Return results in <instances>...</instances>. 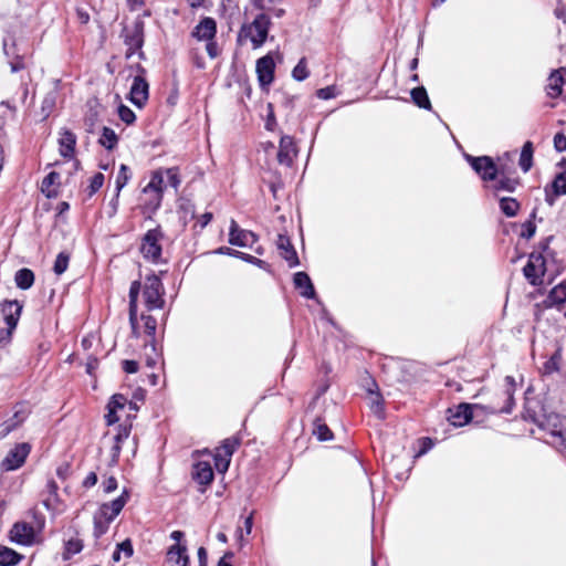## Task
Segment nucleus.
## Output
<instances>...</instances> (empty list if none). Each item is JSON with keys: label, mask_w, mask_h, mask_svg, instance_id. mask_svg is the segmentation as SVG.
Segmentation results:
<instances>
[{"label": "nucleus", "mask_w": 566, "mask_h": 566, "mask_svg": "<svg viewBox=\"0 0 566 566\" xmlns=\"http://www.w3.org/2000/svg\"><path fill=\"white\" fill-rule=\"evenodd\" d=\"M163 177L159 174H154L143 189L144 198H142V210L144 214H153L161 205L163 200Z\"/></svg>", "instance_id": "nucleus-1"}, {"label": "nucleus", "mask_w": 566, "mask_h": 566, "mask_svg": "<svg viewBox=\"0 0 566 566\" xmlns=\"http://www.w3.org/2000/svg\"><path fill=\"white\" fill-rule=\"evenodd\" d=\"M552 237L546 238L538 244V251H534L530 254L528 262L524 266L525 277L533 284L542 282V276L545 274V259L543 251H546L549 245Z\"/></svg>", "instance_id": "nucleus-2"}, {"label": "nucleus", "mask_w": 566, "mask_h": 566, "mask_svg": "<svg viewBox=\"0 0 566 566\" xmlns=\"http://www.w3.org/2000/svg\"><path fill=\"white\" fill-rule=\"evenodd\" d=\"M270 24V18L260 13L250 24L242 27L240 36L249 39L254 48H260L268 38Z\"/></svg>", "instance_id": "nucleus-3"}, {"label": "nucleus", "mask_w": 566, "mask_h": 566, "mask_svg": "<svg viewBox=\"0 0 566 566\" xmlns=\"http://www.w3.org/2000/svg\"><path fill=\"white\" fill-rule=\"evenodd\" d=\"M164 233L160 227L148 230L142 239L140 252L143 256L154 263H158L161 259V243Z\"/></svg>", "instance_id": "nucleus-4"}, {"label": "nucleus", "mask_w": 566, "mask_h": 566, "mask_svg": "<svg viewBox=\"0 0 566 566\" xmlns=\"http://www.w3.org/2000/svg\"><path fill=\"white\" fill-rule=\"evenodd\" d=\"M163 294L164 287L159 277L155 275L148 276L145 281V286L143 291V297L148 311L163 307L165 303Z\"/></svg>", "instance_id": "nucleus-5"}, {"label": "nucleus", "mask_w": 566, "mask_h": 566, "mask_svg": "<svg viewBox=\"0 0 566 566\" xmlns=\"http://www.w3.org/2000/svg\"><path fill=\"white\" fill-rule=\"evenodd\" d=\"M465 159L471 165L472 169L484 180L495 181L499 174H502L493 159L489 156L473 157L467 155Z\"/></svg>", "instance_id": "nucleus-6"}, {"label": "nucleus", "mask_w": 566, "mask_h": 566, "mask_svg": "<svg viewBox=\"0 0 566 566\" xmlns=\"http://www.w3.org/2000/svg\"><path fill=\"white\" fill-rule=\"evenodd\" d=\"M31 446L28 442L17 443L6 455L0 463V469L3 472L14 471L21 468L28 455L30 454Z\"/></svg>", "instance_id": "nucleus-7"}, {"label": "nucleus", "mask_w": 566, "mask_h": 566, "mask_svg": "<svg viewBox=\"0 0 566 566\" xmlns=\"http://www.w3.org/2000/svg\"><path fill=\"white\" fill-rule=\"evenodd\" d=\"M125 44L127 45L126 56L130 57L138 52L140 59L144 57L142 46L144 44V23L136 21L129 29H125Z\"/></svg>", "instance_id": "nucleus-8"}, {"label": "nucleus", "mask_w": 566, "mask_h": 566, "mask_svg": "<svg viewBox=\"0 0 566 566\" xmlns=\"http://www.w3.org/2000/svg\"><path fill=\"white\" fill-rule=\"evenodd\" d=\"M34 528L25 522H17L10 531V539L17 544L30 546L34 543Z\"/></svg>", "instance_id": "nucleus-9"}, {"label": "nucleus", "mask_w": 566, "mask_h": 566, "mask_svg": "<svg viewBox=\"0 0 566 566\" xmlns=\"http://www.w3.org/2000/svg\"><path fill=\"white\" fill-rule=\"evenodd\" d=\"M149 85L145 77L137 75L134 77L130 92L129 99L137 107H143L148 99Z\"/></svg>", "instance_id": "nucleus-10"}, {"label": "nucleus", "mask_w": 566, "mask_h": 566, "mask_svg": "<svg viewBox=\"0 0 566 566\" xmlns=\"http://www.w3.org/2000/svg\"><path fill=\"white\" fill-rule=\"evenodd\" d=\"M274 69L275 63L270 54L256 61V74L261 87H266L273 82Z\"/></svg>", "instance_id": "nucleus-11"}, {"label": "nucleus", "mask_w": 566, "mask_h": 566, "mask_svg": "<svg viewBox=\"0 0 566 566\" xmlns=\"http://www.w3.org/2000/svg\"><path fill=\"white\" fill-rule=\"evenodd\" d=\"M29 409L25 405L15 406V410L11 418L0 424V439L7 437L11 431L18 428L29 416Z\"/></svg>", "instance_id": "nucleus-12"}, {"label": "nucleus", "mask_w": 566, "mask_h": 566, "mask_svg": "<svg viewBox=\"0 0 566 566\" xmlns=\"http://www.w3.org/2000/svg\"><path fill=\"white\" fill-rule=\"evenodd\" d=\"M297 154V149L294 143L293 137L289 135H283L280 139L279 151H277V161L284 166H292L293 159Z\"/></svg>", "instance_id": "nucleus-13"}, {"label": "nucleus", "mask_w": 566, "mask_h": 566, "mask_svg": "<svg viewBox=\"0 0 566 566\" xmlns=\"http://www.w3.org/2000/svg\"><path fill=\"white\" fill-rule=\"evenodd\" d=\"M474 406L462 402L454 408L448 409V420L454 427H462L470 422L473 417L472 408Z\"/></svg>", "instance_id": "nucleus-14"}, {"label": "nucleus", "mask_w": 566, "mask_h": 566, "mask_svg": "<svg viewBox=\"0 0 566 566\" xmlns=\"http://www.w3.org/2000/svg\"><path fill=\"white\" fill-rule=\"evenodd\" d=\"M217 33V23L210 17L203 18L192 30L191 35L198 41H208L214 39Z\"/></svg>", "instance_id": "nucleus-15"}, {"label": "nucleus", "mask_w": 566, "mask_h": 566, "mask_svg": "<svg viewBox=\"0 0 566 566\" xmlns=\"http://www.w3.org/2000/svg\"><path fill=\"white\" fill-rule=\"evenodd\" d=\"M22 312V305L17 301H4L1 304V313L3 315L7 326L15 328Z\"/></svg>", "instance_id": "nucleus-16"}, {"label": "nucleus", "mask_w": 566, "mask_h": 566, "mask_svg": "<svg viewBox=\"0 0 566 566\" xmlns=\"http://www.w3.org/2000/svg\"><path fill=\"white\" fill-rule=\"evenodd\" d=\"M128 499V494L124 491L117 499L111 501L109 503H104L99 509V514L102 517L107 518L108 521H113L123 510Z\"/></svg>", "instance_id": "nucleus-17"}, {"label": "nucleus", "mask_w": 566, "mask_h": 566, "mask_svg": "<svg viewBox=\"0 0 566 566\" xmlns=\"http://www.w3.org/2000/svg\"><path fill=\"white\" fill-rule=\"evenodd\" d=\"M566 83V67H560L553 71L548 77V84L546 86L547 95L552 98H556L562 94V87Z\"/></svg>", "instance_id": "nucleus-18"}, {"label": "nucleus", "mask_w": 566, "mask_h": 566, "mask_svg": "<svg viewBox=\"0 0 566 566\" xmlns=\"http://www.w3.org/2000/svg\"><path fill=\"white\" fill-rule=\"evenodd\" d=\"M166 560L170 566H189L187 547L181 544L171 545L167 551Z\"/></svg>", "instance_id": "nucleus-19"}, {"label": "nucleus", "mask_w": 566, "mask_h": 566, "mask_svg": "<svg viewBox=\"0 0 566 566\" xmlns=\"http://www.w3.org/2000/svg\"><path fill=\"white\" fill-rule=\"evenodd\" d=\"M276 245L277 249L281 251V255L287 261L291 268L296 266L300 263L296 251L287 235L279 234Z\"/></svg>", "instance_id": "nucleus-20"}, {"label": "nucleus", "mask_w": 566, "mask_h": 566, "mask_svg": "<svg viewBox=\"0 0 566 566\" xmlns=\"http://www.w3.org/2000/svg\"><path fill=\"white\" fill-rule=\"evenodd\" d=\"M191 475L197 483L208 485L212 482L214 474L209 462L199 461L193 465Z\"/></svg>", "instance_id": "nucleus-21"}, {"label": "nucleus", "mask_w": 566, "mask_h": 566, "mask_svg": "<svg viewBox=\"0 0 566 566\" xmlns=\"http://www.w3.org/2000/svg\"><path fill=\"white\" fill-rule=\"evenodd\" d=\"M294 286L300 291V294L305 298H314L316 293L314 285L305 272H296L294 274Z\"/></svg>", "instance_id": "nucleus-22"}, {"label": "nucleus", "mask_w": 566, "mask_h": 566, "mask_svg": "<svg viewBox=\"0 0 566 566\" xmlns=\"http://www.w3.org/2000/svg\"><path fill=\"white\" fill-rule=\"evenodd\" d=\"M60 154L64 158H72L75 151L76 136L69 129H63L59 138Z\"/></svg>", "instance_id": "nucleus-23"}, {"label": "nucleus", "mask_w": 566, "mask_h": 566, "mask_svg": "<svg viewBox=\"0 0 566 566\" xmlns=\"http://www.w3.org/2000/svg\"><path fill=\"white\" fill-rule=\"evenodd\" d=\"M214 253L234 256V258L241 259L248 263L254 264L259 268H263L265 265V262L263 260L258 259L251 254L231 249L229 247H220L214 251Z\"/></svg>", "instance_id": "nucleus-24"}, {"label": "nucleus", "mask_w": 566, "mask_h": 566, "mask_svg": "<svg viewBox=\"0 0 566 566\" xmlns=\"http://www.w3.org/2000/svg\"><path fill=\"white\" fill-rule=\"evenodd\" d=\"M566 302V283H559L552 289L544 304L546 307L559 306Z\"/></svg>", "instance_id": "nucleus-25"}, {"label": "nucleus", "mask_w": 566, "mask_h": 566, "mask_svg": "<svg viewBox=\"0 0 566 566\" xmlns=\"http://www.w3.org/2000/svg\"><path fill=\"white\" fill-rule=\"evenodd\" d=\"M258 241V237L249 230H241L234 235H230L229 243L241 248L252 247Z\"/></svg>", "instance_id": "nucleus-26"}, {"label": "nucleus", "mask_w": 566, "mask_h": 566, "mask_svg": "<svg viewBox=\"0 0 566 566\" xmlns=\"http://www.w3.org/2000/svg\"><path fill=\"white\" fill-rule=\"evenodd\" d=\"M504 381H505L504 395H505V399H506V405L504 407H502L500 409V411L503 413H511L512 409L514 407V394H515V389H516V382H515L514 377H512V376H506Z\"/></svg>", "instance_id": "nucleus-27"}, {"label": "nucleus", "mask_w": 566, "mask_h": 566, "mask_svg": "<svg viewBox=\"0 0 566 566\" xmlns=\"http://www.w3.org/2000/svg\"><path fill=\"white\" fill-rule=\"evenodd\" d=\"M497 176H500V178L495 181V184L492 185V190L494 191V195L496 197H499L500 191H507V192L515 191V189L518 185V179L506 177V176H504L503 171H502V174H499Z\"/></svg>", "instance_id": "nucleus-28"}, {"label": "nucleus", "mask_w": 566, "mask_h": 566, "mask_svg": "<svg viewBox=\"0 0 566 566\" xmlns=\"http://www.w3.org/2000/svg\"><path fill=\"white\" fill-rule=\"evenodd\" d=\"M559 166L560 171L556 174L552 182L553 193L556 197L566 195V160L560 161Z\"/></svg>", "instance_id": "nucleus-29"}, {"label": "nucleus", "mask_w": 566, "mask_h": 566, "mask_svg": "<svg viewBox=\"0 0 566 566\" xmlns=\"http://www.w3.org/2000/svg\"><path fill=\"white\" fill-rule=\"evenodd\" d=\"M23 558L24 556L14 549L7 546H0V566H15Z\"/></svg>", "instance_id": "nucleus-30"}, {"label": "nucleus", "mask_w": 566, "mask_h": 566, "mask_svg": "<svg viewBox=\"0 0 566 566\" xmlns=\"http://www.w3.org/2000/svg\"><path fill=\"white\" fill-rule=\"evenodd\" d=\"M15 285L21 290H29L34 283V273L30 269L23 268L14 274Z\"/></svg>", "instance_id": "nucleus-31"}, {"label": "nucleus", "mask_w": 566, "mask_h": 566, "mask_svg": "<svg viewBox=\"0 0 566 566\" xmlns=\"http://www.w3.org/2000/svg\"><path fill=\"white\" fill-rule=\"evenodd\" d=\"M500 209L509 218H513L517 214L521 205L515 198L500 197Z\"/></svg>", "instance_id": "nucleus-32"}, {"label": "nucleus", "mask_w": 566, "mask_h": 566, "mask_svg": "<svg viewBox=\"0 0 566 566\" xmlns=\"http://www.w3.org/2000/svg\"><path fill=\"white\" fill-rule=\"evenodd\" d=\"M520 167L524 172H527L533 165V144L531 142H526L520 155Z\"/></svg>", "instance_id": "nucleus-33"}, {"label": "nucleus", "mask_w": 566, "mask_h": 566, "mask_svg": "<svg viewBox=\"0 0 566 566\" xmlns=\"http://www.w3.org/2000/svg\"><path fill=\"white\" fill-rule=\"evenodd\" d=\"M98 143L106 149L112 150L117 146L118 137L112 128L104 126Z\"/></svg>", "instance_id": "nucleus-34"}, {"label": "nucleus", "mask_w": 566, "mask_h": 566, "mask_svg": "<svg viewBox=\"0 0 566 566\" xmlns=\"http://www.w3.org/2000/svg\"><path fill=\"white\" fill-rule=\"evenodd\" d=\"M411 98L418 107L424 108V109L431 108L430 99H429L427 91L423 86L413 88L411 91Z\"/></svg>", "instance_id": "nucleus-35"}, {"label": "nucleus", "mask_w": 566, "mask_h": 566, "mask_svg": "<svg viewBox=\"0 0 566 566\" xmlns=\"http://www.w3.org/2000/svg\"><path fill=\"white\" fill-rule=\"evenodd\" d=\"M368 399H369V407L371 411L377 415L379 418H382L384 416V400L381 395L378 391H375L373 389L368 390Z\"/></svg>", "instance_id": "nucleus-36"}, {"label": "nucleus", "mask_w": 566, "mask_h": 566, "mask_svg": "<svg viewBox=\"0 0 566 566\" xmlns=\"http://www.w3.org/2000/svg\"><path fill=\"white\" fill-rule=\"evenodd\" d=\"M536 218V209H533L530 219L521 224V233L520 237L524 239H531L534 237L536 232V224L534 223V219Z\"/></svg>", "instance_id": "nucleus-37"}, {"label": "nucleus", "mask_w": 566, "mask_h": 566, "mask_svg": "<svg viewBox=\"0 0 566 566\" xmlns=\"http://www.w3.org/2000/svg\"><path fill=\"white\" fill-rule=\"evenodd\" d=\"M140 291V283L138 281H134L129 289V314L132 316V321L135 319V312H137V300Z\"/></svg>", "instance_id": "nucleus-38"}, {"label": "nucleus", "mask_w": 566, "mask_h": 566, "mask_svg": "<svg viewBox=\"0 0 566 566\" xmlns=\"http://www.w3.org/2000/svg\"><path fill=\"white\" fill-rule=\"evenodd\" d=\"M70 258V253L65 251L57 254L53 265V271L56 275H61L67 270Z\"/></svg>", "instance_id": "nucleus-39"}, {"label": "nucleus", "mask_w": 566, "mask_h": 566, "mask_svg": "<svg viewBox=\"0 0 566 566\" xmlns=\"http://www.w3.org/2000/svg\"><path fill=\"white\" fill-rule=\"evenodd\" d=\"M109 524L111 521L102 517L99 513L96 514L94 516V536L99 538L102 535H104L108 531Z\"/></svg>", "instance_id": "nucleus-40"}, {"label": "nucleus", "mask_w": 566, "mask_h": 566, "mask_svg": "<svg viewBox=\"0 0 566 566\" xmlns=\"http://www.w3.org/2000/svg\"><path fill=\"white\" fill-rule=\"evenodd\" d=\"M313 433L317 437L319 441H328L333 439V432L331 431V429L325 423H322L319 420L315 422Z\"/></svg>", "instance_id": "nucleus-41"}, {"label": "nucleus", "mask_w": 566, "mask_h": 566, "mask_svg": "<svg viewBox=\"0 0 566 566\" xmlns=\"http://www.w3.org/2000/svg\"><path fill=\"white\" fill-rule=\"evenodd\" d=\"M310 73L307 70L306 59L302 57L292 71L294 80L301 82L308 77Z\"/></svg>", "instance_id": "nucleus-42"}, {"label": "nucleus", "mask_w": 566, "mask_h": 566, "mask_svg": "<svg viewBox=\"0 0 566 566\" xmlns=\"http://www.w3.org/2000/svg\"><path fill=\"white\" fill-rule=\"evenodd\" d=\"M83 549V543L80 538H70L65 543L64 558H70Z\"/></svg>", "instance_id": "nucleus-43"}, {"label": "nucleus", "mask_w": 566, "mask_h": 566, "mask_svg": "<svg viewBox=\"0 0 566 566\" xmlns=\"http://www.w3.org/2000/svg\"><path fill=\"white\" fill-rule=\"evenodd\" d=\"M128 180H129L128 167L126 165L122 164L119 167V171L116 176V181H115L117 195L120 193L122 189L126 186Z\"/></svg>", "instance_id": "nucleus-44"}, {"label": "nucleus", "mask_w": 566, "mask_h": 566, "mask_svg": "<svg viewBox=\"0 0 566 566\" xmlns=\"http://www.w3.org/2000/svg\"><path fill=\"white\" fill-rule=\"evenodd\" d=\"M562 356L558 352L551 356V358L544 364V373L549 375L559 370Z\"/></svg>", "instance_id": "nucleus-45"}, {"label": "nucleus", "mask_w": 566, "mask_h": 566, "mask_svg": "<svg viewBox=\"0 0 566 566\" xmlns=\"http://www.w3.org/2000/svg\"><path fill=\"white\" fill-rule=\"evenodd\" d=\"M238 446H239L238 439H226L217 452H221L222 454H224V457H228L231 459V457Z\"/></svg>", "instance_id": "nucleus-46"}, {"label": "nucleus", "mask_w": 566, "mask_h": 566, "mask_svg": "<svg viewBox=\"0 0 566 566\" xmlns=\"http://www.w3.org/2000/svg\"><path fill=\"white\" fill-rule=\"evenodd\" d=\"M104 175L102 172H96L90 180V186H88V189H90V192L88 195L90 196H93L94 193H96L103 186L104 184Z\"/></svg>", "instance_id": "nucleus-47"}, {"label": "nucleus", "mask_w": 566, "mask_h": 566, "mask_svg": "<svg viewBox=\"0 0 566 566\" xmlns=\"http://www.w3.org/2000/svg\"><path fill=\"white\" fill-rule=\"evenodd\" d=\"M146 391L142 388H137L134 394L132 400L128 401V407L130 410L137 411L139 409L138 403L145 400Z\"/></svg>", "instance_id": "nucleus-48"}, {"label": "nucleus", "mask_w": 566, "mask_h": 566, "mask_svg": "<svg viewBox=\"0 0 566 566\" xmlns=\"http://www.w3.org/2000/svg\"><path fill=\"white\" fill-rule=\"evenodd\" d=\"M230 461L231 459L224 457V454H222L221 452H217V454L214 455V465L220 473H224L228 470Z\"/></svg>", "instance_id": "nucleus-49"}, {"label": "nucleus", "mask_w": 566, "mask_h": 566, "mask_svg": "<svg viewBox=\"0 0 566 566\" xmlns=\"http://www.w3.org/2000/svg\"><path fill=\"white\" fill-rule=\"evenodd\" d=\"M126 405H128L126 397L122 394H116L112 397L107 406L115 410H122Z\"/></svg>", "instance_id": "nucleus-50"}, {"label": "nucleus", "mask_w": 566, "mask_h": 566, "mask_svg": "<svg viewBox=\"0 0 566 566\" xmlns=\"http://www.w3.org/2000/svg\"><path fill=\"white\" fill-rule=\"evenodd\" d=\"M118 115H119V118L128 125L133 124L136 119L134 112L125 105L119 106Z\"/></svg>", "instance_id": "nucleus-51"}, {"label": "nucleus", "mask_w": 566, "mask_h": 566, "mask_svg": "<svg viewBox=\"0 0 566 566\" xmlns=\"http://www.w3.org/2000/svg\"><path fill=\"white\" fill-rule=\"evenodd\" d=\"M142 319L144 321L145 332L149 336H154L156 333L157 321L151 315H142Z\"/></svg>", "instance_id": "nucleus-52"}, {"label": "nucleus", "mask_w": 566, "mask_h": 566, "mask_svg": "<svg viewBox=\"0 0 566 566\" xmlns=\"http://www.w3.org/2000/svg\"><path fill=\"white\" fill-rule=\"evenodd\" d=\"M60 179V175L55 171L50 172L42 181V191H48V197L51 196L49 188Z\"/></svg>", "instance_id": "nucleus-53"}, {"label": "nucleus", "mask_w": 566, "mask_h": 566, "mask_svg": "<svg viewBox=\"0 0 566 566\" xmlns=\"http://www.w3.org/2000/svg\"><path fill=\"white\" fill-rule=\"evenodd\" d=\"M130 433V428L128 427H118L117 433L112 438L113 442L118 443L122 446V442L125 441Z\"/></svg>", "instance_id": "nucleus-54"}, {"label": "nucleus", "mask_w": 566, "mask_h": 566, "mask_svg": "<svg viewBox=\"0 0 566 566\" xmlns=\"http://www.w3.org/2000/svg\"><path fill=\"white\" fill-rule=\"evenodd\" d=\"M130 433V428L128 427H118L117 433L112 438L113 442L118 443L122 446V442L125 441Z\"/></svg>", "instance_id": "nucleus-55"}, {"label": "nucleus", "mask_w": 566, "mask_h": 566, "mask_svg": "<svg viewBox=\"0 0 566 566\" xmlns=\"http://www.w3.org/2000/svg\"><path fill=\"white\" fill-rule=\"evenodd\" d=\"M268 116L265 120V129L273 132L276 126V119L273 111V105L271 103L268 104Z\"/></svg>", "instance_id": "nucleus-56"}, {"label": "nucleus", "mask_w": 566, "mask_h": 566, "mask_svg": "<svg viewBox=\"0 0 566 566\" xmlns=\"http://www.w3.org/2000/svg\"><path fill=\"white\" fill-rule=\"evenodd\" d=\"M116 548H118L122 553H124L125 557H127V558L130 557L134 553L133 544L129 538L117 544Z\"/></svg>", "instance_id": "nucleus-57"}, {"label": "nucleus", "mask_w": 566, "mask_h": 566, "mask_svg": "<svg viewBox=\"0 0 566 566\" xmlns=\"http://www.w3.org/2000/svg\"><path fill=\"white\" fill-rule=\"evenodd\" d=\"M552 437L555 439L554 443L560 448V451L566 454V438L560 431H553Z\"/></svg>", "instance_id": "nucleus-58"}, {"label": "nucleus", "mask_w": 566, "mask_h": 566, "mask_svg": "<svg viewBox=\"0 0 566 566\" xmlns=\"http://www.w3.org/2000/svg\"><path fill=\"white\" fill-rule=\"evenodd\" d=\"M316 95L318 98L321 99H329V98H333L335 97V87L334 86H326V87H323V88H319L317 92H316Z\"/></svg>", "instance_id": "nucleus-59"}, {"label": "nucleus", "mask_w": 566, "mask_h": 566, "mask_svg": "<svg viewBox=\"0 0 566 566\" xmlns=\"http://www.w3.org/2000/svg\"><path fill=\"white\" fill-rule=\"evenodd\" d=\"M554 147L559 153L566 150V136L564 134L557 133L554 136Z\"/></svg>", "instance_id": "nucleus-60"}, {"label": "nucleus", "mask_w": 566, "mask_h": 566, "mask_svg": "<svg viewBox=\"0 0 566 566\" xmlns=\"http://www.w3.org/2000/svg\"><path fill=\"white\" fill-rule=\"evenodd\" d=\"M206 51L210 59H216L219 55V48L214 39L206 41Z\"/></svg>", "instance_id": "nucleus-61"}, {"label": "nucleus", "mask_w": 566, "mask_h": 566, "mask_svg": "<svg viewBox=\"0 0 566 566\" xmlns=\"http://www.w3.org/2000/svg\"><path fill=\"white\" fill-rule=\"evenodd\" d=\"M167 177H168V182L170 184V186L174 187L175 189H177L180 184V179L178 177L177 170L175 168L168 169Z\"/></svg>", "instance_id": "nucleus-62"}, {"label": "nucleus", "mask_w": 566, "mask_h": 566, "mask_svg": "<svg viewBox=\"0 0 566 566\" xmlns=\"http://www.w3.org/2000/svg\"><path fill=\"white\" fill-rule=\"evenodd\" d=\"M123 369L127 374H134L138 370V363L136 360L126 359L123 361Z\"/></svg>", "instance_id": "nucleus-63"}, {"label": "nucleus", "mask_w": 566, "mask_h": 566, "mask_svg": "<svg viewBox=\"0 0 566 566\" xmlns=\"http://www.w3.org/2000/svg\"><path fill=\"white\" fill-rule=\"evenodd\" d=\"M10 67H11V72H13V73L23 70L25 67L23 57L17 56L14 60L10 61Z\"/></svg>", "instance_id": "nucleus-64"}]
</instances>
